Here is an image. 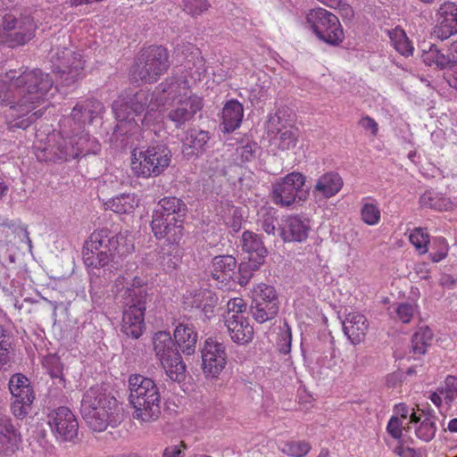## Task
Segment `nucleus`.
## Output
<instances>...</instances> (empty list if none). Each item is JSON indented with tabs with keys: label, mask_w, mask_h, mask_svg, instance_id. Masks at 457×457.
I'll list each match as a JSON object with an SVG mask.
<instances>
[{
	"label": "nucleus",
	"mask_w": 457,
	"mask_h": 457,
	"mask_svg": "<svg viewBox=\"0 0 457 457\" xmlns=\"http://www.w3.org/2000/svg\"><path fill=\"white\" fill-rule=\"evenodd\" d=\"M53 79L39 69L10 70L0 76V106H5L4 117L10 129H26L44 112L34 111L52 89Z\"/></svg>",
	"instance_id": "f257e3e1"
},
{
	"label": "nucleus",
	"mask_w": 457,
	"mask_h": 457,
	"mask_svg": "<svg viewBox=\"0 0 457 457\" xmlns=\"http://www.w3.org/2000/svg\"><path fill=\"white\" fill-rule=\"evenodd\" d=\"M153 92L139 90L133 95L120 96L112 105L117 120L113 136H120L122 146H129V139L140 131L139 122L143 127H148L157 119L158 108L152 106L155 103Z\"/></svg>",
	"instance_id": "f03ea898"
},
{
	"label": "nucleus",
	"mask_w": 457,
	"mask_h": 457,
	"mask_svg": "<svg viewBox=\"0 0 457 457\" xmlns=\"http://www.w3.org/2000/svg\"><path fill=\"white\" fill-rule=\"evenodd\" d=\"M129 401L134 409V419L142 422H153L161 415V393L156 383L139 374L129 378Z\"/></svg>",
	"instance_id": "7ed1b4c3"
},
{
	"label": "nucleus",
	"mask_w": 457,
	"mask_h": 457,
	"mask_svg": "<svg viewBox=\"0 0 457 457\" xmlns=\"http://www.w3.org/2000/svg\"><path fill=\"white\" fill-rule=\"evenodd\" d=\"M172 154L166 144L155 142L146 148L133 149L131 169L145 179L161 175L170 164Z\"/></svg>",
	"instance_id": "20e7f679"
},
{
	"label": "nucleus",
	"mask_w": 457,
	"mask_h": 457,
	"mask_svg": "<svg viewBox=\"0 0 457 457\" xmlns=\"http://www.w3.org/2000/svg\"><path fill=\"white\" fill-rule=\"evenodd\" d=\"M169 67L167 49L162 46H150L138 54L130 74L136 82L154 83Z\"/></svg>",
	"instance_id": "39448f33"
},
{
	"label": "nucleus",
	"mask_w": 457,
	"mask_h": 457,
	"mask_svg": "<svg viewBox=\"0 0 457 457\" xmlns=\"http://www.w3.org/2000/svg\"><path fill=\"white\" fill-rule=\"evenodd\" d=\"M153 343L155 355L169 378L174 382L184 380L187 367L170 334L166 331H158L154 336Z\"/></svg>",
	"instance_id": "423d86ee"
},
{
	"label": "nucleus",
	"mask_w": 457,
	"mask_h": 457,
	"mask_svg": "<svg viewBox=\"0 0 457 457\" xmlns=\"http://www.w3.org/2000/svg\"><path fill=\"white\" fill-rule=\"evenodd\" d=\"M100 405H105L110 411L109 415L112 418L116 417L113 414L118 411L117 399L107 391L103 386L95 385L90 386L82 395L80 403V413L82 418L86 421L88 427H97L96 424H104V420H106L104 414H99L96 411V407Z\"/></svg>",
	"instance_id": "0eeeda50"
},
{
	"label": "nucleus",
	"mask_w": 457,
	"mask_h": 457,
	"mask_svg": "<svg viewBox=\"0 0 457 457\" xmlns=\"http://www.w3.org/2000/svg\"><path fill=\"white\" fill-rule=\"evenodd\" d=\"M305 176L293 171L280 178L272 184L271 200L282 207L291 206L295 202H303L307 198L308 190L304 189Z\"/></svg>",
	"instance_id": "6e6552de"
},
{
	"label": "nucleus",
	"mask_w": 457,
	"mask_h": 457,
	"mask_svg": "<svg viewBox=\"0 0 457 457\" xmlns=\"http://www.w3.org/2000/svg\"><path fill=\"white\" fill-rule=\"evenodd\" d=\"M306 23L323 42L337 46L344 39V32L338 18L323 8L311 10Z\"/></svg>",
	"instance_id": "1a4fd4ad"
},
{
	"label": "nucleus",
	"mask_w": 457,
	"mask_h": 457,
	"mask_svg": "<svg viewBox=\"0 0 457 457\" xmlns=\"http://www.w3.org/2000/svg\"><path fill=\"white\" fill-rule=\"evenodd\" d=\"M278 309V296L272 286L260 283L253 287L250 312L255 321L262 324L273 320Z\"/></svg>",
	"instance_id": "9d476101"
},
{
	"label": "nucleus",
	"mask_w": 457,
	"mask_h": 457,
	"mask_svg": "<svg viewBox=\"0 0 457 457\" xmlns=\"http://www.w3.org/2000/svg\"><path fill=\"white\" fill-rule=\"evenodd\" d=\"M0 26L5 32L4 42L9 47L23 46L35 36L37 25L29 15L15 16L6 13L0 20Z\"/></svg>",
	"instance_id": "9b49d317"
},
{
	"label": "nucleus",
	"mask_w": 457,
	"mask_h": 457,
	"mask_svg": "<svg viewBox=\"0 0 457 457\" xmlns=\"http://www.w3.org/2000/svg\"><path fill=\"white\" fill-rule=\"evenodd\" d=\"M48 424L56 441L76 442L79 435V422L68 407L61 406L52 411L48 415Z\"/></svg>",
	"instance_id": "f8f14e48"
},
{
	"label": "nucleus",
	"mask_w": 457,
	"mask_h": 457,
	"mask_svg": "<svg viewBox=\"0 0 457 457\" xmlns=\"http://www.w3.org/2000/svg\"><path fill=\"white\" fill-rule=\"evenodd\" d=\"M202 369L206 378H216L227 364L226 346L215 338L208 337L200 347Z\"/></svg>",
	"instance_id": "ddd939ff"
},
{
	"label": "nucleus",
	"mask_w": 457,
	"mask_h": 457,
	"mask_svg": "<svg viewBox=\"0 0 457 457\" xmlns=\"http://www.w3.org/2000/svg\"><path fill=\"white\" fill-rule=\"evenodd\" d=\"M8 386L13 398L12 412L15 417L22 419L29 414L35 399L33 388L28 378L21 373L12 375Z\"/></svg>",
	"instance_id": "4468645a"
},
{
	"label": "nucleus",
	"mask_w": 457,
	"mask_h": 457,
	"mask_svg": "<svg viewBox=\"0 0 457 457\" xmlns=\"http://www.w3.org/2000/svg\"><path fill=\"white\" fill-rule=\"evenodd\" d=\"M151 299L152 297L145 298V295H139V299L132 304L120 306L123 309L121 331L127 337L137 339L142 336L145 329L146 303Z\"/></svg>",
	"instance_id": "2eb2a0df"
},
{
	"label": "nucleus",
	"mask_w": 457,
	"mask_h": 457,
	"mask_svg": "<svg viewBox=\"0 0 457 457\" xmlns=\"http://www.w3.org/2000/svg\"><path fill=\"white\" fill-rule=\"evenodd\" d=\"M84 245L90 246L95 250H98V247L113 255L115 253L123 255L129 252L127 237L107 228L94 230L85 241Z\"/></svg>",
	"instance_id": "dca6fc26"
},
{
	"label": "nucleus",
	"mask_w": 457,
	"mask_h": 457,
	"mask_svg": "<svg viewBox=\"0 0 457 457\" xmlns=\"http://www.w3.org/2000/svg\"><path fill=\"white\" fill-rule=\"evenodd\" d=\"M436 25L432 35L444 41L457 34V4L446 1L436 10Z\"/></svg>",
	"instance_id": "f3484780"
},
{
	"label": "nucleus",
	"mask_w": 457,
	"mask_h": 457,
	"mask_svg": "<svg viewBox=\"0 0 457 457\" xmlns=\"http://www.w3.org/2000/svg\"><path fill=\"white\" fill-rule=\"evenodd\" d=\"M188 82L185 78L170 77L160 83L153 91L155 104L154 108H161L172 104L176 99L186 94Z\"/></svg>",
	"instance_id": "a211bd4d"
},
{
	"label": "nucleus",
	"mask_w": 457,
	"mask_h": 457,
	"mask_svg": "<svg viewBox=\"0 0 457 457\" xmlns=\"http://www.w3.org/2000/svg\"><path fill=\"white\" fill-rule=\"evenodd\" d=\"M338 351L331 334H320L312 343L309 356L320 367H333L336 365Z\"/></svg>",
	"instance_id": "6ab92c4d"
},
{
	"label": "nucleus",
	"mask_w": 457,
	"mask_h": 457,
	"mask_svg": "<svg viewBox=\"0 0 457 457\" xmlns=\"http://www.w3.org/2000/svg\"><path fill=\"white\" fill-rule=\"evenodd\" d=\"M84 62L80 54L70 49H65L62 52V56L59 57V64L56 66V70L65 86H71L78 79H82Z\"/></svg>",
	"instance_id": "aec40b11"
},
{
	"label": "nucleus",
	"mask_w": 457,
	"mask_h": 457,
	"mask_svg": "<svg viewBox=\"0 0 457 457\" xmlns=\"http://www.w3.org/2000/svg\"><path fill=\"white\" fill-rule=\"evenodd\" d=\"M202 108V99L196 96H190L180 98L178 104L168 112L166 117L177 129H181L187 122L191 121Z\"/></svg>",
	"instance_id": "412c9836"
},
{
	"label": "nucleus",
	"mask_w": 457,
	"mask_h": 457,
	"mask_svg": "<svg viewBox=\"0 0 457 457\" xmlns=\"http://www.w3.org/2000/svg\"><path fill=\"white\" fill-rule=\"evenodd\" d=\"M237 270V261L231 254L214 256L206 269L207 274L217 283L228 285L235 280Z\"/></svg>",
	"instance_id": "4be33fe9"
},
{
	"label": "nucleus",
	"mask_w": 457,
	"mask_h": 457,
	"mask_svg": "<svg viewBox=\"0 0 457 457\" xmlns=\"http://www.w3.org/2000/svg\"><path fill=\"white\" fill-rule=\"evenodd\" d=\"M311 229L308 218L301 215H289L285 217L278 230L285 242H303L308 237Z\"/></svg>",
	"instance_id": "5701e85b"
},
{
	"label": "nucleus",
	"mask_w": 457,
	"mask_h": 457,
	"mask_svg": "<svg viewBox=\"0 0 457 457\" xmlns=\"http://www.w3.org/2000/svg\"><path fill=\"white\" fill-rule=\"evenodd\" d=\"M187 213L186 203L176 196H165L160 199L153 211L152 220H173L185 219Z\"/></svg>",
	"instance_id": "b1692460"
},
{
	"label": "nucleus",
	"mask_w": 457,
	"mask_h": 457,
	"mask_svg": "<svg viewBox=\"0 0 457 457\" xmlns=\"http://www.w3.org/2000/svg\"><path fill=\"white\" fill-rule=\"evenodd\" d=\"M185 219L173 220H152L151 228L157 239H164L168 245L178 246L185 234Z\"/></svg>",
	"instance_id": "393cba45"
},
{
	"label": "nucleus",
	"mask_w": 457,
	"mask_h": 457,
	"mask_svg": "<svg viewBox=\"0 0 457 457\" xmlns=\"http://www.w3.org/2000/svg\"><path fill=\"white\" fill-rule=\"evenodd\" d=\"M42 156L37 154L40 161L67 162L78 158V149H75L73 137H60L54 145L45 148Z\"/></svg>",
	"instance_id": "a878e982"
},
{
	"label": "nucleus",
	"mask_w": 457,
	"mask_h": 457,
	"mask_svg": "<svg viewBox=\"0 0 457 457\" xmlns=\"http://www.w3.org/2000/svg\"><path fill=\"white\" fill-rule=\"evenodd\" d=\"M21 435L12 420L0 414V454L12 455L20 447Z\"/></svg>",
	"instance_id": "bb28decb"
},
{
	"label": "nucleus",
	"mask_w": 457,
	"mask_h": 457,
	"mask_svg": "<svg viewBox=\"0 0 457 457\" xmlns=\"http://www.w3.org/2000/svg\"><path fill=\"white\" fill-rule=\"evenodd\" d=\"M211 139L210 133L195 128L186 131L182 138V153L187 159L197 158L205 153Z\"/></svg>",
	"instance_id": "cd10ccee"
},
{
	"label": "nucleus",
	"mask_w": 457,
	"mask_h": 457,
	"mask_svg": "<svg viewBox=\"0 0 457 457\" xmlns=\"http://www.w3.org/2000/svg\"><path fill=\"white\" fill-rule=\"evenodd\" d=\"M112 293L117 304L129 305L139 299V295H145V298L151 297L148 292L137 290L130 287V282L127 278L119 275L113 281Z\"/></svg>",
	"instance_id": "c85d7f7f"
},
{
	"label": "nucleus",
	"mask_w": 457,
	"mask_h": 457,
	"mask_svg": "<svg viewBox=\"0 0 457 457\" xmlns=\"http://www.w3.org/2000/svg\"><path fill=\"white\" fill-rule=\"evenodd\" d=\"M97 249L98 250H95L94 248L91 249L90 246L83 245L82 257L84 264L87 268L97 269L99 270L103 269L104 279H110L112 272L111 268L112 266H109V264L114 255L106 251L100 250L101 248L97 247Z\"/></svg>",
	"instance_id": "c756f323"
},
{
	"label": "nucleus",
	"mask_w": 457,
	"mask_h": 457,
	"mask_svg": "<svg viewBox=\"0 0 457 457\" xmlns=\"http://www.w3.org/2000/svg\"><path fill=\"white\" fill-rule=\"evenodd\" d=\"M230 339L237 345H247L253 338V328L245 316L224 321Z\"/></svg>",
	"instance_id": "7c9ffc66"
},
{
	"label": "nucleus",
	"mask_w": 457,
	"mask_h": 457,
	"mask_svg": "<svg viewBox=\"0 0 457 457\" xmlns=\"http://www.w3.org/2000/svg\"><path fill=\"white\" fill-rule=\"evenodd\" d=\"M343 331L353 345L365 338L369 325L366 317L358 312H350L343 321Z\"/></svg>",
	"instance_id": "2f4dec72"
},
{
	"label": "nucleus",
	"mask_w": 457,
	"mask_h": 457,
	"mask_svg": "<svg viewBox=\"0 0 457 457\" xmlns=\"http://www.w3.org/2000/svg\"><path fill=\"white\" fill-rule=\"evenodd\" d=\"M104 110L103 104L94 98L79 102L72 109L71 117L79 126L92 123L93 120Z\"/></svg>",
	"instance_id": "473e14b6"
},
{
	"label": "nucleus",
	"mask_w": 457,
	"mask_h": 457,
	"mask_svg": "<svg viewBox=\"0 0 457 457\" xmlns=\"http://www.w3.org/2000/svg\"><path fill=\"white\" fill-rule=\"evenodd\" d=\"M242 250L249 254L248 258H253L254 268H260L264 263L268 251L261 237L250 230H245L242 234Z\"/></svg>",
	"instance_id": "72a5a7b5"
},
{
	"label": "nucleus",
	"mask_w": 457,
	"mask_h": 457,
	"mask_svg": "<svg viewBox=\"0 0 457 457\" xmlns=\"http://www.w3.org/2000/svg\"><path fill=\"white\" fill-rule=\"evenodd\" d=\"M243 115L244 108L241 103L235 99L228 101L222 109L220 130L223 133L234 131L239 128Z\"/></svg>",
	"instance_id": "f704fd0d"
},
{
	"label": "nucleus",
	"mask_w": 457,
	"mask_h": 457,
	"mask_svg": "<svg viewBox=\"0 0 457 457\" xmlns=\"http://www.w3.org/2000/svg\"><path fill=\"white\" fill-rule=\"evenodd\" d=\"M175 344L186 355L195 352L198 335L192 324L179 323L173 333Z\"/></svg>",
	"instance_id": "c9c22d12"
},
{
	"label": "nucleus",
	"mask_w": 457,
	"mask_h": 457,
	"mask_svg": "<svg viewBox=\"0 0 457 457\" xmlns=\"http://www.w3.org/2000/svg\"><path fill=\"white\" fill-rule=\"evenodd\" d=\"M432 412V410H422V414L424 415L422 421H420V416H418L415 411L410 414V422L419 423L415 428L417 437L424 442H430L435 437L437 430L436 425V417Z\"/></svg>",
	"instance_id": "e433bc0d"
},
{
	"label": "nucleus",
	"mask_w": 457,
	"mask_h": 457,
	"mask_svg": "<svg viewBox=\"0 0 457 457\" xmlns=\"http://www.w3.org/2000/svg\"><path fill=\"white\" fill-rule=\"evenodd\" d=\"M343 185V179L337 172L328 171L318 178L313 193L320 195L324 198H330L341 190Z\"/></svg>",
	"instance_id": "4c0bfd02"
},
{
	"label": "nucleus",
	"mask_w": 457,
	"mask_h": 457,
	"mask_svg": "<svg viewBox=\"0 0 457 457\" xmlns=\"http://www.w3.org/2000/svg\"><path fill=\"white\" fill-rule=\"evenodd\" d=\"M421 58L426 65H435L439 70H451L454 67V56L451 55V51L445 54L436 45H431L428 50H423Z\"/></svg>",
	"instance_id": "58836bf2"
},
{
	"label": "nucleus",
	"mask_w": 457,
	"mask_h": 457,
	"mask_svg": "<svg viewBox=\"0 0 457 457\" xmlns=\"http://www.w3.org/2000/svg\"><path fill=\"white\" fill-rule=\"evenodd\" d=\"M139 200L135 194H120L104 203L105 209L119 214L132 213L138 206Z\"/></svg>",
	"instance_id": "ea45409f"
},
{
	"label": "nucleus",
	"mask_w": 457,
	"mask_h": 457,
	"mask_svg": "<svg viewBox=\"0 0 457 457\" xmlns=\"http://www.w3.org/2000/svg\"><path fill=\"white\" fill-rule=\"evenodd\" d=\"M433 340L432 330L428 327L420 328L411 337V351L413 355L420 356L427 353Z\"/></svg>",
	"instance_id": "a19ab883"
},
{
	"label": "nucleus",
	"mask_w": 457,
	"mask_h": 457,
	"mask_svg": "<svg viewBox=\"0 0 457 457\" xmlns=\"http://www.w3.org/2000/svg\"><path fill=\"white\" fill-rule=\"evenodd\" d=\"M118 411H115L117 413L114 414L116 417L112 418L109 415L110 410L105 407V405H100L98 407H96V411L99 412V414H104V419L105 418L106 420H104V424H96L97 427H89L92 430L96 432H102L104 431L109 426L115 428L117 427L122 420L124 417V411L122 404L120 403L117 401V408H115Z\"/></svg>",
	"instance_id": "79ce46f5"
},
{
	"label": "nucleus",
	"mask_w": 457,
	"mask_h": 457,
	"mask_svg": "<svg viewBox=\"0 0 457 457\" xmlns=\"http://www.w3.org/2000/svg\"><path fill=\"white\" fill-rule=\"evenodd\" d=\"M257 225L268 235L275 236L278 225L277 211L271 207H262L258 212Z\"/></svg>",
	"instance_id": "37998d69"
},
{
	"label": "nucleus",
	"mask_w": 457,
	"mask_h": 457,
	"mask_svg": "<svg viewBox=\"0 0 457 457\" xmlns=\"http://www.w3.org/2000/svg\"><path fill=\"white\" fill-rule=\"evenodd\" d=\"M299 137V130L294 126H287L281 129L279 133L272 136L270 138L278 145L281 150H288L296 145Z\"/></svg>",
	"instance_id": "c03bdc74"
},
{
	"label": "nucleus",
	"mask_w": 457,
	"mask_h": 457,
	"mask_svg": "<svg viewBox=\"0 0 457 457\" xmlns=\"http://www.w3.org/2000/svg\"><path fill=\"white\" fill-rule=\"evenodd\" d=\"M75 142V149H78V157L89 154H97L100 151V145L95 137L88 133L82 132L80 135L72 136Z\"/></svg>",
	"instance_id": "a18cd8bd"
},
{
	"label": "nucleus",
	"mask_w": 457,
	"mask_h": 457,
	"mask_svg": "<svg viewBox=\"0 0 457 457\" xmlns=\"http://www.w3.org/2000/svg\"><path fill=\"white\" fill-rule=\"evenodd\" d=\"M388 35L392 45L399 54L404 56L412 54L413 46L403 29H395L388 31Z\"/></svg>",
	"instance_id": "49530a36"
},
{
	"label": "nucleus",
	"mask_w": 457,
	"mask_h": 457,
	"mask_svg": "<svg viewBox=\"0 0 457 457\" xmlns=\"http://www.w3.org/2000/svg\"><path fill=\"white\" fill-rule=\"evenodd\" d=\"M208 290L188 291L183 296V305L186 310L192 311L194 309L200 310Z\"/></svg>",
	"instance_id": "de8ad7c7"
},
{
	"label": "nucleus",
	"mask_w": 457,
	"mask_h": 457,
	"mask_svg": "<svg viewBox=\"0 0 457 457\" xmlns=\"http://www.w3.org/2000/svg\"><path fill=\"white\" fill-rule=\"evenodd\" d=\"M246 309L247 304L243 298H231L227 303V312L223 314V320H228V318L233 320L236 317L245 316Z\"/></svg>",
	"instance_id": "09e8293b"
},
{
	"label": "nucleus",
	"mask_w": 457,
	"mask_h": 457,
	"mask_svg": "<svg viewBox=\"0 0 457 457\" xmlns=\"http://www.w3.org/2000/svg\"><path fill=\"white\" fill-rule=\"evenodd\" d=\"M420 204L424 208L435 209L442 211L446 209L448 201L441 198L438 195L432 191H426L420 198Z\"/></svg>",
	"instance_id": "8fccbe9b"
},
{
	"label": "nucleus",
	"mask_w": 457,
	"mask_h": 457,
	"mask_svg": "<svg viewBox=\"0 0 457 457\" xmlns=\"http://www.w3.org/2000/svg\"><path fill=\"white\" fill-rule=\"evenodd\" d=\"M192 62V67L190 65L187 66L189 70H193L191 71V76L195 79L201 80L203 77H205L207 73V67L205 64V60L202 56L199 50L196 48L195 53H192V60H189L188 62Z\"/></svg>",
	"instance_id": "3c124183"
},
{
	"label": "nucleus",
	"mask_w": 457,
	"mask_h": 457,
	"mask_svg": "<svg viewBox=\"0 0 457 457\" xmlns=\"http://www.w3.org/2000/svg\"><path fill=\"white\" fill-rule=\"evenodd\" d=\"M410 242L415 248L423 254L428 252V244L429 243V236L421 228H414L409 237Z\"/></svg>",
	"instance_id": "603ef678"
},
{
	"label": "nucleus",
	"mask_w": 457,
	"mask_h": 457,
	"mask_svg": "<svg viewBox=\"0 0 457 457\" xmlns=\"http://www.w3.org/2000/svg\"><path fill=\"white\" fill-rule=\"evenodd\" d=\"M448 244L445 237H435L432 241V250L429 253V257L433 262H439L444 260L448 254Z\"/></svg>",
	"instance_id": "864d4df0"
},
{
	"label": "nucleus",
	"mask_w": 457,
	"mask_h": 457,
	"mask_svg": "<svg viewBox=\"0 0 457 457\" xmlns=\"http://www.w3.org/2000/svg\"><path fill=\"white\" fill-rule=\"evenodd\" d=\"M292 332L287 322L279 328L277 348L280 353L287 354L291 351Z\"/></svg>",
	"instance_id": "5fc2aeb1"
},
{
	"label": "nucleus",
	"mask_w": 457,
	"mask_h": 457,
	"mask_svg": "<svg viewBox=\"0 0 457 457\" xmlns=\"http://www.w3.org/2000/svg\"><path fill=\"white\" fill-rule=\"evenodd\" d=\"M183 10L192 17H196L206 12L211 4L208 0H182Z\"/></svg>",
	"instance_id": "6e6d98bb"
},
{
	"label": "nucleus",
	"mask_w": 457,
	"mask_h": 457,
	"mask_svg": "<svg viewBox=\"0 0 457 457\" xmlns=\"http://www.w3.org/2000/svg\"><path fill=\"white\" fill-rule=\"evenodd\" d=\"M253 264H256L253 262V258H248L247 262L237 263V282L241 286H245L253 277V271L257 270L259 268H254Z\"/></svg>",
	"instance_id": "4d7b16f0"
},
{
	"label": "nucleus",
	"mask_w": 457,
	"mask_h": 457,
	"mask_svg": "<svg viewBox=\"0 0 457 457\" xmlns=\"http://www.w3.org/2000/svg\"><path fill=\"white\" fill-rule=\"evenodd\" d=\"M311 450V445L305 441H291L285 445L284 452L292 457H303Z\"/></svg>",
	"instance_id": "13d9d810"
},
{
	"label": "nucleus",
	"mask_w": 457,
	"mask_h": 457,
	"mask_svg": "<svg viewBox=\"0 0 457 457\" xmlns=\"http://www.w3.org/2000/svg\"><path fill=\"white\" fill-rule=\"evenodd\" d=\"M361 220L368 225H375L380 220V211L378 207L370 203H366L361 210Z\"/></svg>",
	"instance_id": "bf43d9fd"
},
{
	"label": "nucleus",
	"mask_w": 457,
	"mask_h": 457,
	"mask_svg": "<svg viewBox=\"0 0 457 457\" xmlns=\"http://www.w3.org/2000/svg\"><path fill=\"white\" fill-rule=\"evenodd\" d=\"M440 394H445V400L451 403L457 397V377L448 375L445 380V386L438 387Z\"/></svg>",
	"instance_id": "052dcab7"
},
{
	"label": "nucleus",
	"mask_w": 457,
	"mask_h": 457,
	"mask_svg": "<svg viewBox=\"0 0 457 457\" xmlns=\"http://www.w3.org/2000/svg\"><path fill=\"white\" fill-rule=\"evenodd\" d=\"M285 124L282 122V118L279 115V112L270 113L268 116V120L266 121L265 129L268 137H271L274 135L279 133L281 129L287 128Z\"/></svg>",
	"instance_id": "680f3d73"
},
{
	"label": "nucleus",
	"mask_w": 457,
	"mask_h": 457,
	"mask_svg": "<svg viewBox=\"0 0 457 457\" xmlns=\"http://www.w3.org/2000/svg\"><path fill=\"white\" fill-rule=\"evenodd\" d=\"M217 302L218 298L212 291H210L209 294L206 295L204 302L199 310L204 319L209 320L214 316Z\"/></svg>",
	"instance_id": "e2e57ef3"
},
{
	"label": "nucleus",
	"mask_w": 457,
	"mask_h": 457,
	"mask_svg": "<svg viewBox=\"0 0 457 457\" xmlns=\"http://www.w3.org/2000/svg\"><path fill=\"white\" fill-rule=\"evenodd\" d=\"M416 311V306L409 303H401L395 310L398 319L403 323H409Z\"/></svg>",
	"instance_id": "0e129e2a"
},
{
	"label": "nucleus",
	"mask_w": 457,
	"mask_h": 457,
	"mask_svg": "<svg viewBox=\"0 0 457 457\" xmlns=\"http://www.w3.org/2000/svg\"><path fill=\"white\" fill-rule=\"evenodd\" d=\"M16 225L8 219L0 218V244L7 243L8 238L15 233Z\"/></svg>",
	"instance_id": "69168bd1"
},
{
	"label": "nucleus",
	"mask_w": 457,
	"mask_h": 457,
	"mask_svg": "<svg viewBox=\"0 0 457 457\" xmlns=\"http://www.w3.org/2000/svg\"><path fill=\"white\" fill-rule=\"evenodd\" d=\"M386 430L393 438L400 439L403 432L402 420L397 416H392L387 423Z\"/></svg>",
	"instance_id": "338daca9"
},
{
	"label": "nucleus",
	"mask_w": 457,
	"mask_h": 457,
	"mask_svg": "<svg viewBox=\"0 0 457 457\" xmlns=\"http://www.w3.org/2000/svg\"><path fill=\"white\" fill-rule=\"evenodd\" d=\"M48 373L53 378H57L60 382L64 383L62 377V367L58 359L51 358L46 361Z\"/></svg>",
	"instance_id": "774afa93"
}]
</instances>
